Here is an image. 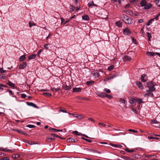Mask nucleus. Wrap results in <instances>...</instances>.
<instances>
[{"instance_id":"603ef678","label":"nucleus","mask_w":160,"mask_h":160,"mask_svg":"<svg viewBox=\"0 0 160 160\" xmlns=\"http://www.w3.org/2000/svg\"><path fill=\"white\" fill-rule=\"evenodd\" d=\"M29 26L30 27H31L33 25H35V24L34 23H32L31 22H29Z\"/></svg>"},{"instance_id":"de8ad7c7","label":"nucleus","mask_w":160,"mask_h":160,"mask_svg":"<svg viewBox=\"0 0 160 160\" xmlns=\"http://www.w3.org/2000/svg\"><path fill=\"white\" fill-rule=\"evenodd\" d=\"M88 6L89 7H90L92 6H96V5L94 4L93 2H91L90 3H88Z\"/></svg>"},{"instance_id":"09e8293b","label":"nucleus","mask_w":160,"mask_h":160,"mask_svg":"<svg viewBox=\"0 0 160 160\" xmlns=\"http://www.w3.org/2000/svg\"><path fill=\"white\" fill-rule=\"evenodd\" d=\"M151 122V123L153 124L159 123V122L156 120H152Z\"/></svg>"},{"instance_id":"c85d7f7f","label":"nucleus","mask_w":160,"mask_h":160,"mask_svg":"<svg viewBox=\"0 0 160 160\" xmlns=\"http://www.w3.org/2000/svg\"><path fill=\"white\" fill-rule=\"evenodd\" d=\"M60 88H51V90L53 92H58L60 90Z\"/></svg>"},{"instance_id":"680f3d73","label":"nucleus","mask_w":160,"mask_h":160,"mask_svg":"<svg viewBox=\"0 0 160 160\" xmlns=\"http://www.w3.org/2000/svg\"><path fill=\"white\" fill-rule=\"evenodd\" d=\"M42 49H40L38 52V57H39V55L40 54V53L42 51Z\"/></svg>"},{"instance_id":"bf43d9fd","label":"nucleus","mask_w":160,"mask_h":160,"mask_svg":"<svg viewBox=\"0 0 160 160\" xmlns=\"http://www.w3.org/2000/svg\"><path fill=\"white\" fill-rule=\"evenodd\" d=\"M7 92H8L11 95H14V93L11 90H9L8 89L7 91Z\"/></svg>"},{"instance_id":"c9c22d12","label":"nucleus","mask_w":160,"mask_h":160,"mask_svg":"<svg viewBox=\"0 0 160 160\" xmlns=\"http://www.w3.org/2000/svg\"><path fill=\"white\" fill-rule=\"evenodd\" d=\"M114 65H111L108 67V69L109 71H111L114 68Z\"/></svg>"},{"instance_id":"774afa93","label":"nucleus","mask_w":160,"mask_h":160,"mask_svg":"<svg viewBox=\"0 0 160 160\" xmlns=\"http://www.w3.org/2000/svg\"><path fill=\"white\" fill-rule=\"evenodd\" d=\"M56 134L54 133H51L50 135L51 137H52L53 138H54L55 137H56Z\"/></svg>"},{"instance_id":"4c0bfd02","label":"nucleus","mask_w":160,"mask_h":160,"mask_svg":"<svg viewBox=\"0 0 160 160\" xmlns=\"http://www.w3.org/2000/svg\"><path fill=\"white\" fill-rule=\"evenodd\" d=\"M72 133L77 136H79L81 134V133H79L77 131H72Z\"/></svg>"},{"instance_id":"79ce46f5","label":"nucleus","mask_w":160,"mask_h":160,"mask_svg":"<svg viewBox=\"0 0 160 160\" xmlns=\"http://www.w3.org/2000/svg\"><path fill=\"white\" fill-rule=\"evenodd\" d=\"M129 17L127 15H125L124 16L123 18L124 19H123V21L125 22V21H126L128 19Z\"/></svg>"},{"instance_id":"0eeeda50","label":"nucleus","mask_w":160,"mask_h":160,"mask_svg":"<svg viewBox=\"0 0 160 160\" xmlns=\"http://www.w3.org/2000/svg\"><path fill=\"white\" fill-rule=\"evenodd\" d=\"M147 75L145 74H144L143 75H141V80L142 82H146L147 79L146 78H145L146 76Z\"/></svg>"},{"instance_id":"e2e57ef3","label":"nucleus","mask_w":160,"mask_h":160,"mask_svg":"<svg viewBox=\"0 0 160 160\" xmlns=\"http://www.w3.org/2000/svg\"><path fill=\"white\" fill-rule=\"evenodd\" d=\"M132 110L135 113H137V111L134 109L133 108H131Z\"/></svg>"},{"instance_id":"cd10ccee","label":"nucleus","mask_w":160,"mask_h":160,"mask_svg":"<svg viewBox=\"0 0 160 160\" xmlns=\"http://www.w3.org/2000/svg\"><path fill=\"white\" fill-rule=\"evenodd\" d=\"M49 130L51 132H58V131H59V129H57L54 128H49Z\"/></svg>"},{"instance_id":"1a4fd4ad","label":"nucleus","mask_w":160,"mask_h":160,"mask_svg":"<svg viewBox=\"0 0 160 160\" xmlns=\"http://www.w3.org/2000/svg\"><path fill=\"white\" fill-rule=\"evenodd\" d=\"M136 85L138 86V88L140 89H142L143 88V86L142 85L141 82L140 81H137L136 82Z\"/></svg>"},{"instance_id":"4be33fe9","label":"nucleus","mask_w":160,"mask_h":160,"mask_svg":"<svg viewBox=\"0 0 160 160\" xmlns=\"http://www.w3.org/2000/svg\"><path fill=\"white\" fill-rule=\"evenodd\" d=\"M110 145L111 146L114 147L116 148H121L122 147V146L121 145H117V144H114L112 143H110Z\"/></svg>"},{"instance_id":"a211bd4d","label":"nucleus","mask_w":160,"mask_h":160,"mask_svg":"<svg viewBox=\"0 0 160 160\" xmlns=\"http://www.w3.org/2000/svg\"><path fill=\"white\" fill-rule=\"evenodd\" d=\"M42 95L47 97H51L52 96L51 94L49 92H44L42 93Z\"/></svg>"},{"instance_id":"b1692460","label":"nucleus","mask_w":160,"mask_h":160,"mask_svg":"<svg viewBox=\"0 0 160 160\" xmlns=\"http://www.w3.org/2000/svg\"><path fill=\"white\" fill-rule=\"evenodd\" d=\"M36 57V55L35 54H33L30 55L28 57V59H32L35 58Z\"/></svg>"},{"instance_id":"e433bc0d","label":"nucleus","mask_w":160,"mask_h":160,"mask_svg":"<svg viewBox=\"0 0 160 160\" xmlns=\"http://www.w3.org/2000/svg\"><path fill=\"white\" fill-rule=\"evenodd\" d=\"M122 158L125 159L126 160H132V159L129 157H127L126 156H122Z\"/></svg>"},{"instance_id":"338daca9","label":"nucleus","mask_w":160,"mask_h":160,"mask_svg":"<svg viewBox=\"0 0 160 160\" xmlns=\"http://www.w3.org/2000/svg\"><path fill=\"white\" fill-rule=\"evenodd\" d=\"M2 160H9V157H4L2 158Z\"/></svg>"},{"instance_id":"9d476101","label":"nucleus","mask_w":160,"mask_h":160,"mask_svg":"<svg viewBox=\"0 0 160 160\" xmlns=\"http://www.w3.org/2000/svg\"><path fill=\"white\" fill-rule=\"evenodd\" d=\"M133 22V19L132 18H128V19L125 21V23L128 24H131Z\"/></svg>"},{"instance_id":"72a5a7b5","label":"nucleus","mask_w":160,"mask_h":160,"mask_svg":"<svg viewBox=\"0 0 160 160\" xmlns=\"http://www.w3.org/2000/svg\"><path fill=\"white\" fill-rule=\"evenodd\" d=\"M75 7H73V5H71L70 8V10L71 12L74 11L75 10Z\"/></svg>"},{"instance_id":"6e6552de","label":"nucleus","mask_w":160,"mask_h":160,"mask_svg":"<svg viewBox=\"0 0 160 160\" xmlns=\"http://www.w3.org/2000/svg\"><path fill=\"white\" fill-rule=\"evenodd\" d=\"M146 91L147 92L145 94V96H151L152 97L153 96V95L152 93V91H150L149 90H146Z\"/></svg>"},{"instance_id":"f8f14e48","label":"nucleus","mask_w":160,"mask_h":160,"mask_svg":"<svg viewBox=\"0 0 160 160\" xmlns=\"http://www.w3.org/2000/svg\"><path fill=\"white\" fill-rule=\"evenodd\" d=\"M72 88L71 86V85H68L66 84L65 86L63 87V89L64 90H70Z\"/></svg>"},{"instance_id":"5701e85b","label":"nucleus","mask_w":160,"mask_h":160,"mask_svg":"<svg viewBox=\"0 0 160 160\" xmlns=\"http://www.w3.org/2000/svg\"><path fill=\"white\" fill-rule=\"evenodd\" d=\"M146 54L148 56H153L155 55V53L154 52L148 51L146 53Z\"/></svg>"},{"instance_id":"a18cd8bd","label":"nucleus","mask_w":160,"mask_h":160,"mask_svg":"<svg viewBox=\"0 0 160 160\" xmlns=\"http://www.w3.org/2000/svg\"><path fill=\"white\" fill-rule=\"evenodd\" d=\"M54 140V138L52 137H50L47 139V141L50 142Z\"/></svg>"},{"instance_id":"7c9ffc66","label":"nucleus","mask_w":160,"mask_h":160,"mask_svg":"<svg viewBox=\"0 0 160 160\" xmlns=\"http://www.w3.org/2000/svg\"><path fill=\"white\" fill-rule=\"evenodd\" d=\"M154 21V18H152L147 23L146 25L147 26H149L152 23V22L153 21Z\"/></svg>"},{"instance_id":"aec40b11","label":"nucleus","mask_w":160,"mask_h":160,"mask_svg":"<svg viewBox=\"0 0 160 160\" xmlns=\"http://www.w3.org/2000/svg\"><path fill=\"white\" fill-rule=\"evenodd\" d=\"M0 151H6L7 152H13V150H10L9 149H2L1 148H0Z\"/></svg>"},{"instance_id":"6e6d98bb","label":"nucleus","mask_w":160,"mask_h":160,"mask_svg":"<svg viewBox=\"0 0 160 160\" xmlns=\"http://www.w3.org/2000/svg\"><path fill=\"white\" fill-rule=\"evenodd\" d=\"M6 72V70H4L3 68H0V72L1 73L5 72Z\"/></svg>"},{"instance_id":"8fccbe9b","label":"nucleus","mask_w":160,"mask_h":160,"mask_svg":"<svg viewBox=\"0 0 160 160\" xmlns=\"http://www.w3.org/2000/svg\"><path fill=\"white\" fill-rule=\"evenodd\" d=\"M104 91L108 93H110L111 92V91L110 90L106 88L104 89Z\"/></svg>"},{"instance_id":"c03bdc74","label":"nucleus","mask_w":160,"mask_h":160,"mask_svg":"<svg viewBox=\"0 0 160 160\" xmlns=\"http://www.w3.org/2000/svg\"><path fill=\"white\" fill-rule=\"evenodd\" d=\"M27 127L30 128H35V126L33 125L28 124L27 125Z\"/></svg>"},{"instance_id":"ea45409f","label":"nucleus","mask_w":160,"mask_h":160,"mask_svg":"<svg viewBox=\"0 0 160 160\" xmlns=\"http://www.w3.org/2000/svg\"><path fill=\"white\" fill-rule=\"evenodd\" d=\"M6 75L4 74H2L0 75V79H4L5 78Z\"/></svg>"},{"instance_id":"412c9836","label":"nucleus","mask_w":160,"mask_h":160,"mask_svg":"<svg viewBox=\"0 0 160 160\" xmlns=\"http://www.w3.org/2000/svg\"><path fill=\"white\" fill-rule=\"evenodd\" d=\"M115 24L116 26L119 27H122V23L120 22V21H118L116 22L115 23Z\"/></svg>"},{"instance_id":"a878e982","label":"nucleus","mask_w":160,"mask_h":160,"mask_svg":"<svg viewBox=\"0 0 160 160\" xmlns=\"http://www.w3.org/2000/svg\"><path fill=\"white\" fill-rule=\"evenodd\" d=\"M136 101V99H133L132 100H130V103L133 106H134L135 105V102Z\"/></svg>"},{"instance_id":"2f4dec72","label":"nucleus","mask_w":160,"mask_h":160,"mask_svg":"<svg viewBox=\"0 0 160 160\" xmlns=\"http://www.w3.org/2000/svg\"><path fill=\"white\" fill-rule=\"evenodd\" d=\"M127 13H128L129 15L133 17V13L132 11L128 10L127 11Z\"/></svg>"},{"instance_id":"ddd939ff","label":"nucleus","mask_w":160,"mask_h":160,"mask_svg":"<svg viewBox=\"0 0 160 160\" xmlns=\"http://www.w3.org/2000/svg\"><path fill=\"white\" fill-rule=\"evenodd\" d=\"M152 7V5L151 3L146 4L144 7V9H148Z\"/></svg>"},{"instance_id":"4d7b16f0","label":"nucleus","mask_w":160,"mask_h":160,"mask_svg":"<svg viewBox=\"0 0 160 160\" xmlns=\"http://www.w3.org/2000/svg\"><path fill=\"white\" fill-rule=\"evenodd\" d=\"M128 131H130V132H135V133L138 132V131H136L132 129H129V130H128Z\"/></svg>"},{"instance_id":"39448f33","label":"nucleus","mask_w":160,"mask_h":160,"mask_svg":"<svg viewBox=\"0 0 160 160\" xmlns=\"http://www.w3.org/2000/svg\"><path fill=\"white\" fill-rule=\"evenodd\" d=\"M27 63L26 62H23L20 65L19 67V69H24L26 66Z\"/></svg>"},{"instance_id":"393cba45","label":"nucleus","mask_w":160,"mask_h":160,"mask_svg":"<svg viewBox=\"0 0 160 160\" xmlns=\"http://www.w3.org/2000/svg\"><path fill=\"white\" fill-rule=\"evenodd\" d=\"M25 58L26 55H23L20 57L19 58V61L20 62H22L25 59Z\"/></svg>"},{"instance_id":"2eb2a0df","label":"nucleus","mask_w":160,"mask_h":160,"mask_svg":"<svg viewBox=\"0 0 160 160\" xmlns=\"http://www.w3.org/2000/svg\"><path fill=\"white\" fill-rule=\"evenodd\" d=\"M7 84L9 86L12 88H14L15 87V84L11 82L10 81H8Z\"/></svg>"},{"instance_id":"58836bf2","label":"nucleus","mask_w":160,"mask_h":160,"mask_svg":"<svg viewBox=\"0 0 160 160\" xmlns=\"http://www.w3.org/2000/svg\"><path fill=\"white\" fill-rule=\"evenodd\" d=\"M105 97H106L108 98L109 99H111L112 98V97L110 95L106 94V93H105Z\"/></svg>"},{"instance_id":"9b49d317","label":"nucleus","mask_w":160,"mask_h":160,"mask_svg":"<svg viewBox=\"0 0 160 160\" xmlns=\"http://www.w3.org/2000/svg\"><path fill=\"white\" fill-rule=\"evenodd\" d=\"M81 89L79 88H73V92H81Z\"/></svg>"},{"instance_id":"a19ab883","label":"nucleus","mask_w":160,"mask_h":160,"mask_svg":"<svg viewBox=\"0 0 160 160\" xmlns=\"http://www.w3.org/2000/svg\"><path fill=\"white\" fill-rule=\"evenodd\" d=\"M136 101L138 102L139 104H140L143 102L142 99H137L136 100Z\"/></svg>"},{"instance_id":"69168bd1","label":"nucleus","mask_w":160,"mask_h":160,"mask_svg":"<svg viewBox=\"0 0 160 160\" xmlns=\"http://www.w3.org/2000/svg\"><path fill=\"white\" fill-rule=\"evenodd\" d=\"M49 45L48 43H46L44 45V48L46 49H48V48L47 46Z\"/></svg>"},{"instance_id":"bb28decb","label":"nucleus","mask_w":160,"mask_h":160,"mask_svg":"<svg viewBox=\"0 0 160 160\" xmlns=\"http://www.w3.org/2000/svg\"><path fill=\"white\" fill-rule=\"evenodd\" d=\"M154 2L157 6L160 8V0H155Z\"/></svg>"},{"instance_id":"13d9d810","label":"nucleus","mask_w":160,"mask_h":160,"mask_svg":"<svg viewBox=\"0 0 160 160\" xmlns=\"http://www.w3.org/2000/svg\"><path fill=\"white\" fill-rule=\"evenodd\" d=\"M19 155L18 154H17L16 155L14 154V155H12V158H13L14 159V158H18V157H19Z\"/></svg>"},{"instance_id":"3c124183","label":"nucleus","mask_w":160,"mask_h":160,"mask_svg":"<svg viewBox=\"0 0 160 160\" xmlns=\"http://www.w3.org/2000/svg\"><path fill=\"white\" fill-rule=\"evenodd\" d=\"M118 76V75L117 74H115L111 76V78L113 79Z\"/></svg>"},{"instance_id":"49530a36","label":"nucleus","mask_w":160,"mask_h":160,"mask_svg":"<svg viewBox=\"0 0 160 160\" xmlns=\"http://www.w3.org/2000/svg\"><path fill=\"white\" fill-rule=\"evenodd\" d=\"M82 139L84 140L85 141L88 142H92V140H89V139H88L85 138L83 137H82Z\"/></svg>"},{"instance_id":"20e7f679","label":"nucleus","mask_w":160,"mask_h":160,"mask_svg":"<svg viewBox=\"0 0 160 160\" xmlns=\"http://www.w3.org/2000/svg\"><path fill=\"white\" fill-rule=\"evenodd\" d=\"M67 141L68 142H75L77 141L76 139H75L72 138H70L68 139Z\"/></svg>"},{"instance_id":"4468645a","label":"nucleus","mask_w":160,"mask_h":160,"mask_svg":"<svg viewBox=\"0 0 160 160\" xmlns=\"http://www.w3.org/2000/svg\"><path fill=\"white\" fill-rule=\"evenodd\" d=\"M92 73L95 77L98 78L99 76V73L98 72L93 71L92 72Z\"/></svg>"},{"instance_id":"052dcab7","label":"nucleus","mask_w":160,"mask_h":160,"mask_svg":"<svg viewBox=\"0 0 160 160\" xmlns=\"http://www.w3.org/2000/svg\"><path fill=\"white\" fill-rule=\"evenodd\" d=\"M120 102L123 103H126V101L124 99H122V98H120Z\"/></svg>"},{"instance_id":"0e129e2a","label":"nucleus","mask_w":160,"mask_h":160,"mask_svg":"<svg viewBox=\"0 0 160 160\" xmlns=\"http://www.w3.org/2000/svg\"><path fill=\"white\" fill-rule=\"evenodd\" d=\"M98 124L101 126H102L103 127H104L106 126V125L105 124L102 123L101 122H99L98 123Z\"/></svg>"},{"instance_id":"473e14b6","label":"nucleus","mask_w":160,"mask_h":160,"mask_svg":"<svg viewBox=\"0 0 160 160\" xmlns=\"http://www.w3.org/2000/svg\"><path fill=\"white\" fill-rule=\"evenodd\" d=\"M147 35L148 37V40L149 41H151V34L150 33L148 32L147 33Z\"/></svg>"},{"instance_id":"dca6fc26","label":"nucleus","mask_w":160,"mask_h":160,"mask_svg":"<svg viewBox=\"0 0 160 160\" xmlns=\"http://www.w3.org/2000/svg\"><path fill=\"white\" fill-rule=\"evenodd\" d=\"M82 19L83 20L88 21L90 18L89 16L87 15H85L82 16Z\"/></svg>"},{"instance_id":"6ab92c4d","label":"nucleus","mask_w":160,"mask_h":160,"mask_svg":"<svg viewBox=\"0 0 160 160\" xmlns=\"http://www.w3.org/2000/svg\"><path fill=\"white\" fill-rule=\"evenodd\" d=\"M3 87L8 88V86L6 85L3 84H0V91H2L3 90Z\"/></svg>"},{"instance_id":"f3484780","label":"nucleus","mask_w":160,"mask_h":160,"mask_svg":"<svg viewBox=\"0 0 160 160\" xmlns=\"http://www.w3.org/2000/svg\"><path fill=\"white\" fill-rule=\"evenodd\" d=\"M147 2L145 0H142L140 2V5L141 7H143L145 6Z\"/></svg>"},{"instance_id":"c756f323","label":"nucleus","mask_w":160,"mask_h":160,"mask_svg":"<svg viewBox=\"0 0 160 160\" xmlns=\"http://www.w3.org/2000/svg\"><path fill=\"white\" fill-rule=\"evenodd\" d=\"M105 93L101 92L100 93H98V95L101 98H103L105 97Z\"/></svg>"},{"instance_id":"423d86ee","label":"nucleus","mask_w":160,"mask_h":160,"mask_svg":"<svg viewBox=\"0 0 160 160\" xmlns=\"http://www.w3.org/2000/svg\"><path fill=\"white\" fill-rule=\"evenodd\" d=\"M132 59L128 55H124L123 57V60L125 61H129Z\"/></svg>"},{"instance_id":"f257e3e1","label":"nucleus","mask_w":160,"mask_h":160,"mask_svg":"<svg viewBox=\"0 0 160 160\" xmlns=\"http://www.w3.org/2000/svg\"><path fill=\"white\" fill-rule=\"evenodd\" d=\"M147 87L149 88V90L151 91H154L155 90V88L154 82H148L146 83Z\"/></svg>"},{"instance_id":"37998d69","label":"nucleus","mask_w":160,"mask_h":160,"mask_svg":"<svg viewBox=\"0 0 160 160\" xmlns=\"http://www.w3.org/2000/svg\"><path fill=\"white\" fill-rule=\"evenodd\" d=\"M27 142L30 145H32L36 144L35 143L34 141H28V142Z\"/></svg>"},{"instance_id":"7ed1b4c3","label":"nucleus","mask_w":160,"mask_h":160,"mask_svg":"<svg viewBox=\"0 0 160 160\" xmlns=\"http://www.w3.org/2000/svg\"><path fill=\"white\" fill-rule=\"evenodd\" d=\"M26 103L27 105L29 106H32L35 108H39L35 104L32 102H27Z\"/></svg>"},{"instance_id":"f03ea898","label":"nucleus","mask_w":160,"mask_h":160,"mask_svg":"<svg viewBox=\"0 0 160 160\" xmlns=\"http://www.w3.org/2000/svg\"><path fill=\"white\" fill-rule=\"evenodd\" d=\"M123 33L126 35H129L131 34V32L128 28H126L123 30Z\"/></svg>"},{"instance_id":"f704fd0d","label":"nucleus","mask_w":160,"mask_h":160,"mask_svg":"<svg viewBox=\"0 0 160 160\" xmlns=\"http://www.w3.org/2000/svg\"><path fill=\"white\" fill-rule=\"evenodd\" d=\"M94 83V81H87L86 82V84L90 86L92 85V83Z\"/></svg>"},{"instance_id":"864d4df0","label":"nucleus","mask_w":160,"mask_h":160,"mask_svg":"<svg viewBox=\"0 0 160 160\" xmlns=\"http://www.w3.org/2000/svg\"><path fill=\"white\" fill-rule=\"evenodd\" d=\"M26 97L27 96L25 94L22 93L21 94V97L22 98H26Z\"/></svg>"},{"instance_id":"5fc2aeb1","label":"nucleus","mask_w":160,"mask_h":160,"mask_svg":"<svg viewBox=\"0 0 160 160\" xmlns=\"http://www.w3.org/2000/svg\"><path fill=\"white\" fill-rule=\"evenodd\" d=\"M132 41L133 43L134 44H136L137 43V41L134 38H132Z\"/></svg>"}]
</instances>
